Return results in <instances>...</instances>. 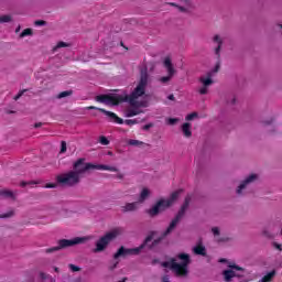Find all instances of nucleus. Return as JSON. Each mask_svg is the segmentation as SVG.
Instances as JSON below:
<instances>
[{
  "label": "nucleus",
  "mask_w": 282,
  "mask_h": 282,
  "mask_svg": "<svg viewBox=\"0 0 282 282\" xmlns=\"http://www.w3.org/2000/svg\"><path fill=\"white\" fill-rule=\"evenodd\" d=\"M149 84V76L144 73L141 76L139 84L129 95L127 91L113 95H99L96 97L97 102L102 105H120V102H129V107L124 109L126 118H133L144 113L143 109L149 107V95H147V85Z\"/></svg>",
  "instance_id": "f257e3e1"
},
{
  "label": "nucleus",
  "mask_w": 282,
  "mask_h": 282,
  "mask_svg": "<svg viewBox=\"0 0 282 282\" xmlns=\"http://www.w3.org/2000/svg\"><path fill=\"white\" fill-rule=\"evenodd\" d=\"M178 260V261H177ZM163 268L172 270L175 276H188V265H191V256L188 253H178L176 259H171L162 263Z\"/></svg>",
  "instance_id": "f03ea898"
},
{
  "label": "nucleus",
  "mask_w": 282,
  "mask_h": 282,
  "mask_svg": "<svg viewBox=\"0 0 282 282\" xmlns=\"http://www.w3.org/2000/svg\"><path fill=\"white\" fill-rule=\"evenodd\" d=\"M87 241H91V236L75 237L73 239H62L58 241L56 247L47 248L44 250V252L45 254H54V252H58V250L72 248L74 246H82L83 243H87Z\"/></svg>",
  "instance_id": "7ed1b4c3"
},
{
  "label": "nucleus",
  "mask_w": 282,
  "mask_h": 282,
  "mask_svg": "<svg viewBox=\"0 0 282 282\" xmlns=\"http://www.w3.org/2000/svg\"><path fill=\"white\" fill-rule=\"evenodd\" d=\"M124 235V229L122 227H116L108 231L105 236L99 238L96 242V247L93 252H105L107 250V246L113 241V239H118V237Z\"/></svg>",
  "instance_id": "20e7f679"
},
{
  "label": "nucleus",
  "mask_w": 282,
  "mask_h": 282,
  "mask_svg": "<svg viewBox=\"0 0 282 282\" xmlns=\"http://www.w3.org/2000/svg\"><path fill=\"white\" fill-rule=\"evenodd\" d=\"M90 169H96L97 171H117L115 167H109L105 164H91L86 163L85 159H79L74 163V173H77L82 176V173H86V171H89Z\"/></svg>",
  "instance_id": "39448f33"
},
{
  "label": "nucleus",
  "mask_w": 282,
  "mask_h": 282,
  "mask_svg": "<svg viewBox=\"0 0 282 282\" xmlns=\"http://www.w3.org/2000/svg\"><path fill=\"white\" fill-rule=\"evenodd\" d=\"M80 175L77 172L69 171L56 176V181L62 186H76L80 184Z\"/></svg>",
  "instance_id": "423d86ee"
},
{
  "label": "nucleus",
  "mask_w": 282,
  "mask_h": 282,
  "mask_svg": "<svg viewBox=\"0 0 282 282\" xmlns=\"http://www.w3.org/2000/svg\"><path fill=\"white\" fill-rule=\"evenodd\" d=\"M259 174L252 173L242 180L239 185L236 188L237 195H246L248 193V188H250L251 184H254V182H258Z\"/></svg>",
  "instance_id": "0eeeda50"
},
{
  "label": "nucleus",
  "mask_w": 282,
  "mask_h": 282,
  "mask_svg": "<svg viewBox=\"0 0 282 282\" xmlns=\"http://www.w3.org/2000/svg\"><path fill=\"white\" fill-rule=\"evenodd\" d=\"M169 200L166 198H160L155 202V204L147 210L149 217H158L160 213H164L167 208H171Z\"/></svg>",
  "instance_id": "6e6552de"
},
{
  "label": "nucleus",
  "mask_w": 282,
  "mask_h": 282,
  "mask_svg": "<svg viewBox=\"0 0 282 282\" xmlns=\"http://www.w3.org/2000/svg\"><path fill=\"white\" fill-rule=\"evenodd\" d=\"M191 204V197H186L185 202L183 204V206L181 207L178 214L176 215V217L170 223V226L167 227V229L164 232V236L166 235H171L172 231L175 230L177 224H180V219H182V217H184V214L186 213V209L188 208Z\"/></svg>",
  "instance_id": "1a4fd4ad"
},
{
  "label": "nucleus",
  "mask_w": 282,
  "mask_h": 282,
  "mask_svg": "<svg viewBox=\"0 0 282 282\" xmlns=\"http://www.w3.org/2000/svg\"><path fill=\"white\" fill-rule=\"evenodd\" d=\"M198 83V94H200V96H206L210 85L215 83V80H213V74L208 73L207 75L200 76Z\"/></svg>",
  "instance_id": "9d476101"
},
{
  "label": "nucleus",
  "mask_w": 282,
  "mask_h": 282,
  "mask_svg": "<svg viewBox=\"0 0 282 282\" xmlns=\"http://www.w3.org/2000/svg\"><path fill=\"white\" fill-rule=\"evenodd\" d=\"M86 109L100 111L101 113H105V116H107V118H110L111 122H116L117 124L124 123V120H122V118L118 117V115H116V112H111V111L105 110L102 108H98L96 106H89Z\"/></svg>",
  "instance_id": "9b49d317"
},
{
  "label": "nucleus",
  "mask_w": 282,
  "mask_h": 282,
  "mask_svg": "<svg viewBox=\"0 0 282 282\" xmlns=\"http://www.w3.org/2000/svg\"><path fill=\"white\" fill-rule=\"evenodd\" d=\"M144 248V245L132 248V249H126L124 247H120L119 250L115 253V259H120V257H129L130 254H140V251Z\"/></svg>",
  "instance_id": "f8f14e48"
},
{
  "label": "nucleus",
  "mask_w": 282,
  "mask_h": 282,
  "mask_svg": "<svg viewBox=\"0 0 282 282\" xmlns=\"http://www.w3.org/2000/svg\"><path fill=\"white\" fill-rule=\"evenodd\" d=\"M218 261H219V263H226V265H227V268H229V270H236V272H245V269L237 265V263H235V261H232V260L221 258Z\"/></svg>",
  "instance_id": "ddd939ff"
},
{
  "label": "nucleus",
  "mask_w": 282,
  "mask_h": 282,
  "mask_svg": "<svg viewBox=\"0 0 282 282\" xmlns=\"http://www.w3.org/2000/svg\"><path fill=\"white\" fill-rule=\"evenodd\" d=\"M223 276H224V281L226 282H232V279H235V276H238L239 279H241V274L237 273V271L232 270V269H227L225 271H223Z\"/></svg>",
  "instance_id": "4468645a"
},
{
  "label": "nucleus",
  "mask_w": 282,
  "mask_h": 282,
  "mask_svg": "<svg viewBox=\"0 0 282 282\" xmlns=\"http://www.w3.org/2000/svg\"><path fill=\"white\" fill-rule=\"evenodd\" d=\"M151 188L149 187H142L139 194V199L138 203L139 204H144V202H147V199H149V197H151Z\"/></svg>",
  "instance_id": "2eb2a0df"
},
{
  "label": "nucleus",
  "mask_w": 282,
  "mask_h": 282,
  "mask_svg": "<svg viewBox=\"0 0 282 282\" xmlns=\"http://www.w3.org/2000/svg\"><path fill=\"white\" fill-rule=\"evenodd\" d=\"M139 204V202L126 203L123 206H121V210L122 213H134V210H138Z\"/></svg>",
  "instance_id": "dca6fc26"
},
{
  "label": "nucleus",
  "mask_w": 282,
  "mask_h": 282,
  "mask_svg": "<svg viewBox=\"0 0 282 282\" xmlns=\"http://www.w3.org/2000/svg\"><path fill=\"white\" fill-rule=\"evenodd\" d=\"M192 252L200 257H206V247H204V245L202 243H198L195 247H193Z\"/></svg>",
  "instance_id": "f3484780"
},
{
  "label": "nucleus",
  "mask_w": 282,
  "mask_h": 282,
  "mask_svg": "<svg viewBox=\"0 0 282 282\" xmlns=\"http://www.w3.org/2000/svg\"><path fill=\"white\" fill-rule=\"evenodd\" d=\"M163 67H165L167 72H175V68L173 67V59L171 58V56H165L163 58Z\"/></svg>",
  "instance_id": "a211bd4d"
},
{
  "label": "nucleus",
  "mask_w": 282,
  "mask_h": 282,
  "mask_svg": "<svg viewBox=\"0 0 282 282\" xmlns=\"http://www.w3.org/2000/svg\"><path fill=\"white\" fill-rule=\"evenodd\" d=\"M180 195H182V189L175 191L173 192L170 197L165 198L171 206H173V204H175V202H177V199H180Z\"/></svg>",
  "instance_id": "6ab92c4d"
},
{
  "label": "nucleus",
  "mask_w": 282,
  "mask_h": 282,
  "mask_svg": "<svg viewBox=\"0 0 282 282\" xmlns=\"http://www.w3.org/2000/svg\"><path fill=\"white\" fill-rule=\"evenodd\" d=\"M192 126L189 122H185L182 124L181 129L183 131V135L185 138H191L193 135V131L191 130Z\"/></svg>",
  "instance_id": "aec40b11"
},
{
  "label": "nucleus",
  "mask_w": 282,
  "mask_h": 282,
  "mask_svg": "<svg viewBox=\"0 0 282 282\" xmlns=\"http://www.w3.org/2000/svg\"><path fill=\"white\" fill-rule=\"evenodd\" d=\"M109 169H116V171H110V173H116V175H113L115 180H124V173L120 172V169H118V166L115 165H106Z\"/></svg>",
  "instance_id": "412c9836"
},
{
  "label": "nucleus",
  "mask_w": 282,
  "mask_h": 282,
  "mask_svg": "<svg viewBox=\"0 0 282 282\" xmlns=\"http://www.w3.org/2000/svg\"><path fill=\"white\" fill-rule=\"evenodd\" d=\"M17 215V209L10 208L7 212L0 214V219H12Z\"/></svg>",
  "instance_id": "4be33fe9"
},
{
  "label": "nucleus",
  "mask_w": 282,
  "mask_h": 282,
  "mask_svg": "<svg viewBox=\"0 0 282 282\" xmlns=\"http://www.w3.org/2000/svg\"><path fill=\"white\" fill-rule=\"evenodd\" d=\"M214 43L217 44V46L215 48V54H216V56H219V52H221V45H224V41H221V37H219V35H215Z\"/></svg>",
  "instance_id": "5701e85b"
},
{
  "label": "nucleus",
  "mask_w": 282,
  "mask_h": 282,
  "mask_svg": "<svg viewBox=\"0 0 282 282\" xmlns=\"http://www.w3.org/2000/svg\"><path fill=\"white\" fill-rule=\"evenodd\" d=\"M212 232L216 241H228V238H219V235H221V230L219 229V227H213Z\"/></svg>",
  "instance_id": "b1692460"
},
{
  "label": "nucleus",
  "mask_w": 282,
  "mask_h": 282,
  "mask_svg": "<svg viewBox=\"0 0 282 282\" xmlns=\"http://www.w3.org/2000/svg\"><path fill=\"white\" fill-rule=\"evenodd\" d=\"M0 197L12 198V197H14V193L10 189H1Z\"/></svg>",
  "instance_id": "393cba45"
},
{
  "label": "nucleus",
  "mask_w": 282,
  "mask_h": 282,
  "mask_svg": "<svg viewBox=\"0 0 282 282\" xmlns=\"http://www.w3.org/2000/svg\"><path fill=\"white\" fill-rule=\"evenodd\" d=\"M197 118H199V115L197 112H192L185 117V120L192 122V120H197Z\"/></svg>",
  "instance_id": "a878e982"
},
{
  "label": "nucleus",
  "mask_w": 282,
  "mask_h": 282,
  "mask_svg": "<svg viewBox=\"0 0 282 282\" xmlns=\"http://www.w3.org/2000/svg\"><path fill=\"white\" fill-rule=\"evenodd\" d=\"M128 144H130V147H142L144 142L140 140L131 139L128 141Z\"/></svg>",
  "instance_id": "bb28decb"
},
{
  "label": "nucleus",
  "mask_w": 282,
  "mask_h": 282,
  "mask_svg": "<svg viewBox=\"0 0 282 282\" xmlns=\"http://www.w3.org/2000/svg\"><path fill=\"white\" fill-rule=\"evenodd\" d=\"M72 94H74V91H72V90H65V91H62V93H59L58 95H57V98H67V97H69V96H72Z\"/></svg>",
  "instance_id": "cd10ccee"
},
{
  "label": "nucleus",
  "mask_w": 282,
  "mask_h": 282,
  "mask_svg": "<svg viewBox=\"0 0 282 282\" xmlns=\"http://www.w3.org/2000/svg\"><path fill=\"white\" fill-rule=\"evenodd\" d=\"M25 36H32V29H24L21 34L20 37L21 39H25Z\"/></svg>",
  "instance_id": "c85d7f7f"
},
{
  "label": "nucleus",
  "mask_w": 282,
  "mask_h": 282,
  "mask_svg": "<svg viewBox=\"0 0 282 282\" xmlns=\"http://www.w3.org/2000/svg\"><path fill=\"white\" fill-rule=\"evenodd\" d=\"M171 78H173V73H169L167 76L161 77L160 83L166 84L169 80H171Z\"/></svg>",
  "instance_id": "c756f323"
},
{
  "label": "nucleus",
  "mask_w": 282,
  "mask_h": 282,
  "mask_svg": "<svg viewBox=\"0 0 282 282\" xmlns=\"http://www.w3.org/2000/svg\"><path fill=\"white\" fill-rule=\"evenodd\" d=\"M12 21V17L10 15H1L0 17V23H10Z\"/></svg>",
  "instance_id": "7c9ffc66"
},
{
  "label": "nucleus",
  "mask_w": 282,
  "mask_h": 282,
  "mask_svg": "<svg viewBox=\"0 0 282 282\" xmlns=\"http://www.w3.org/2000/svg\"><path fill=\"white\" fill-rule=\"evenodd\" d=\"M167 124H170L171 127L177 124V122H180L178 118H169L166 119Z\"/></svg>",
  "instance_id": "2f4dec72"
},
{
  "label": "nucleus",
  "mask_w": 282,
  "mask_h": 282,
  "mask_svg": "<svg viewBox=\"0 0 282 282\" xmlns=\"http://www.w3.org/2000/svg\"><path fill=\"white\" fill-rule=\"evenodd\" d=\"M40 279L42 281H48L50 279H52V275L45 273V272H40Z\"/></svg>",
  "instance_id": "473e14b6"
},
{
  "label": "nucleus",
  "mask_w": 282,
  "mask_h": 282,
  "mask_svg": "<svg viewBox=\"0 0 282 282\" xmlns=\"http://www.w3.org/2000/svg\"><path fill=\"white\" fill-rule=\"evenodd\" d=\"M124 124H128V127H133V124H138V119H128L124 121Z\"/></svg>",
  "instance_id": "72a5a7b5"
},
{
  "label": "nucleus",
  "mask_w": 282,
  "mask_h": 282,
  "mask_svg": "<svg viewBox=\"0 0 282 282\" xmlns=\"http://www.w3.org/2000/svg\"><path fill=\"white\" fill-rule=\"evenodd\" d=\"M99 142L100 144H102L104 147H107V144H109V139L106 137H100L99 138Z\"/></svg>",
  "instance_id": "f704fd0d"
},
{
  "label": "nucleus",
  "mask_w": 282,
  "mask_h": 282,
  "mask_svg": "<svg viewBox=\"0 0 282 282\" xmlns=\"http://www.w3.org/2000/svg\"><path fill=\"white\" fill-rule=\"evenodd\" d=\"M68 268L72 272H80V267L75 264H68Z\"/></svg>",
  "instance_id": "c9c22d12"
},
{
  "label": "nucleus",
  "mask_w": 282,
  "mask_h": 282,
  "mask_svg": "<svg viewBox=\"0 0 282 282\" xmlns=\"http://www.w3.org/2000/svg\"><path fill=\"white\" fill-rule=\"evenodd\" d=\"M272 122H274V118H270V119L263 120V121H262V124H263L264 127H268V124H272Z\"/></svg>",
  "instance_id": "e433bc0d"
},
{
  "label": "nucleus",
  "mask_w": 282,
  "mask_h": 282,
  "mask_svg": "<svg viewBox=\"0 0 282 282\" xmlns=\"http://www.w3.org/2000/svg\"><path fill=\"white\" fill-rule=\"evenodd\" d=\"M57 48H61V47H69V44L65 43V42H58L57 45H56Z\"/></svg>",
  "instance_id": "4c0bfd02"
},
{
  "label": "nucleus",
  "mask_w": 282,
  "mask_h": 282,
  "mask_svg": "<svg viewBox=\"0 0 282 282\" xmlns=\"http://www.w3.org/2000/svg\"><path fill=\"white\" fill-rule=\"evenodd\" d=\"M67 151V143L65 141L62 142L61 153H65Z\"/></svg>",
  "instance_id": "58836bf2"
},
{
  "label": "nucleus",
  "mask_w": 282,
  "mask_h": 282,
  "mask_svg": "<svg viewBox=\"0 0 282 282\" xmlns=\"http://www.w3.org/2000/svg\"><path fill=\"white\" fill-rule=\"evenodd\" d=\"M23 94H25V90H21L17 96L13 97V99L19 100V98H21V96H23Z\"/></svg>",
  "instance_id": "ea45409f"
},
{
  "label": "nucleus",
  "mask_w": 282,
  "mask_h": 282,
  "mask_svg": "<svg viewBox=\"0 0 282 282\" xmlns=\"http://www.w3.org/2000/svg\"><path fill=\"white\" fill-rule=\"evenodd\" d=\"M47 22H45L44 20H37L34 22L35 25H45Z\"/></svg>",
  "instance_id": "a19ab883"
},
{
  "label": "nucleus",
  "mask_w": 282,
  "mask_h": 282,
  "mask_svg": "<svg viewBox=\"0 0 282 282\" xmlns=\"http://www.w3.org/2000/svg\"><path fill=\"white\" fill-rule=\"evenodd\" d=\"M220 69V64L217 63L216 66L214 67L213 72H219Z\"/></svg>",
  "instance_id": "79ce46f5"
},
{
  "label": "nucleus",
  "mask_w": 282,
  "mask_h": 282,
  "mask_svg": "<svg viewBox=\"0 0 282 282\" xmlns=\"http://www.w3.org/2000/svg\"><path fill=\"white\" fill-rule=\"evenodd\" d=\"M45 188H56V184H46Z\"/></svg>",
  "instance_id": "37998d69"
},
{
  "label": "nucleus",
  "mask_w": 282,
  "mask_h": 282,
  "mask_svg": "<svg viewBox=\"0 0 282 282\" xmlns=\"http://www.w3.org/2000/svg\"><path fill=\"white\" fill-rule=\"evenodd\" d=\"M151 127H153V124H152V123H149V124H145V126L143 127V129H144L145 131H148V129H151Z\"/></svg>",
  "instance_id": "c03bdc74"
},
{
  "label": "nucleus",
  "mask_w": 282,
  "mask_h": 282,
  "mask_svg": "<svg viewBox=\"0 0 282 282\" xmlns=\"http://www.w3.org/2000/svg\"><path fill=\"white\" fill-rule=\"evenodd\" d=\"M274 248H276V250H282V245H279V243H274Z\"/></svg>",
  "instance_id": "a18cd8bd"
},
{
  "label": "nucleus",
  "mask_w": 282,
  "mask_h": 282,
  "mask_svg": "<svg viewBox=\"0 0 282 282\" xmlns=\"http://www.w3.org/2000/svg\"><path fill=\"white\" fill-rule=\"evenodd\" d=\"M52 270H54V272H56L58 274V272H61V269L58 267H52Z\"/></svg>",
  "instance_id": "49530a36"
},
{
  "label": "nucleus",
  "mask_w": 282,
  "mask_h": 282,
  "mask_svg": "<svg viewBox=\"0 0 282 282\" xmlns=\"http://www.w3.org/2000/svg\"><path fill=\"white\" fill-rule=\"evenodd\" d=\"M34 127H35V129H39V128L43 127V123L37 122V123L34 124Z\"/></svg>",
  "instance_id": "de8ad7c7"
},
{
  "label": "nucleus",
  "mask_w": 282,
  "mask_h": 282,
  "mask_svg": "<svg viewBox=\"0 0 282 282\" xmlns=\"http://www.w3.org/2000/svg\"><path fill=\"white\" fill-rule=\"evenodd\" d=\"M118 268V262H116L113 265H110V270H116Z\"/></svg>",
  "instance_id": "09e8293b"
},
{
  "label": "nucleus",
  "mask_w": 282,
  "mask_h": 282,
  "mask_svg": "<svg viewBox=\"0 0 282 282\" xmlns=\"http://www.w3.org/2000/svg\"><path fill=\"white\" fill-rule=\"evenodd\" d=\"M178 10H180V12H186V8H184V7H180Z\"/></svg>",
  "instance_id": "8fccbe9b"
},
{
  "label": "nucleus",
  "mask_w": 282,
  "mask_h": 282,
  "mask_svg": "<svg viewBox=\"0 0 282 282\" xmlns=\"http://www.w3.org/2000/svg\"><path fill=\"white\" fill-rule=\"evenodd\" d=\"M163 282H171L170 280H169V276H163V280H162Z\"/></svg>",
  "instance_id": "3c124183"
},
{
  "label": "nucleus",
  "mask_w": 282,
  "mask_h": 282,
  "mask_svg": "<svg viewBox=\"0 0 282 282\" xmlns=\"http://www.w3.org/2000/svg\"><path fill=\"white\" fill-rule=\"evenodd\" d=\"M169 100H175V96L170 95V96H169Z\"/></svg>",
  "instance_id": "603ef678"
},
{
  "label": "nucleus",
  "mask_w": 282,
  "mask_h": 282,
  "mask_svg": "<svg viewBox=\"0 0 282 282\" xmlns=\"http://www.w3.org/2000/svg\"><path fill=\"white\" fill-rule=\"evenodd\" d=\"M149 241H151V237H148V238L145 239V243H148Z\"/></svg>",
  "instance_id": "864d4df0"
},
{
  "label": "nucleus",
  "mask_w": 282,
  "mask_h": 282,
  "mask_svg": "<svg viewBox=\"0 0 282 282\" xmlns=\"http://www.w3.org/2000/svg\"><path fill=\"white\" fill-rule=\"evenodd\" d=\"M26 184H28V183H25V182H22V183H21V186H26Z\"/></svg>",
  "instance_id": "5fc2aeb1"
},
{
  "label": "nucleus",
  "mask_w": 282,
  "mask_h": 282,
  "mask_svg": "<svg viewBox=\"0 0 282 282\" xmlns=\"http://www.w3.org/2000/svg\"><path fill=\"white\" fill-rule=\"evenodd\" d=\"M262 235H264V236H265V235H268V232H265V230H263V231H262Z\"/></svg>",
  "instance_id": "6e6d98bb"
},
{
  "label": "nucleus",
  "mask_w": 282,
  "mask_h": 282,
  "mask_svg": "<svg viewBox=\"0 0 282 282\" xmlns=\"http://www.w3.org/2000/svg\"><path fill=\"white\" fill-rule=\"evenodd\" d=\"M108 155H113V152H108Z\"/></svg>",
  "instance_id": "4d7b16f0"
},
{
  "label": "nucleus",
  "mask_w": 282,
  "mask_h": 282,
  "mask_svg": "<svg viewBox=\"0 0 282 282\" xmlns=\"http://www.w3.org/2000/svg\"><path fill=\"white\" fill-rule=\"evenodd\" d=\"M171 6H175V3H171Z\"/></svg>",
  "instance_id": "13d9d810"
},
{
  "label": "nucleus",
  "mask_w": 282,
  "mask_h": 282,
  "mask_svg": "<svg viewBox=\"0 0 282 282\" xmlns=\"http://www.w3.org/2000/svg\"><path fill=\"white\" fill-rule=\"evenodd\" d=\"M119 282H124V280L123 281H119Z\"/></svg>",
  "instance_id": "bf43d9fd"
},
{
  "label": "nucleus",
  "mask_w": 282,
  "mask_h": 282,
  "mask_svg": "<svg viewBox=\"0 0 282 282\" xmlns=\"http://www.w3.org/2000/svg\"><path fill=\"white\" fill-rule=\"evenodd\" d=\"M281 28H282V25H281Z\"/></svg>",
  "instance_id": "052dcab7"
}]
</instances>
